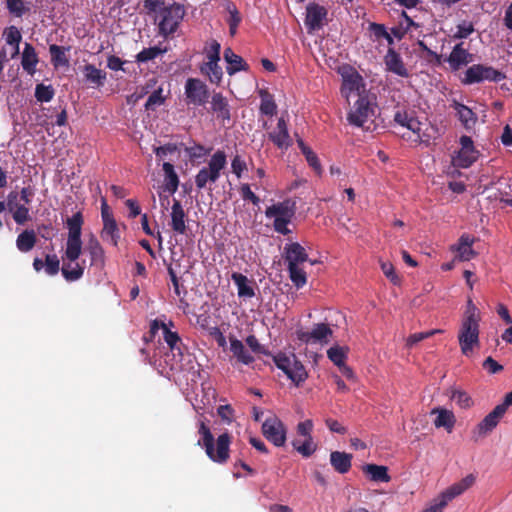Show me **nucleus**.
<instances>
[{
	"instance_id": "nucleus-1",
	"label": "nucleus",
	"mask_w": 512,
	"mask_h": 512,
	"mask_svg": "<svg viewBox=\"0 0 512 512\" xmlns=\"http://www.w3.org/2000/svg\"><path fill=\"white\" fill-rule=\"evenodd\" d=\"M144 8L148 14H155L154 20L158 22L159 34L164 37L177 30L185 14L182 5H166L164 0H144Z\"/></svg>"
},
{
	"instance_id": "nucleus-2",
	"label": "nucleus",
	"mask_w": 512,
	"mask_h": 512,
	"mask_svg": "<svg viewBox=\"0 0 512 512\" xmlns=\"http://www.w3.org/2000/svg\"><path fill=\"white\" fill-rule=\"evenodd\" d=\"M479 311L472 300L467 303L461 327L458 334V341L462 354L469 356L475 347L480 344L479 341Z\"/></svg>"
},
{
	"instance_id": "nucleus-3",
	"label": "nucleus",
	"mask_w": 512,
	"mask_h": 512,
	"mask_svg": "<svg viewBox=\"0 0 512 512\" xmlns=\"http://www.w3.org/2000/svg\"><path fill=\"white\" fill-rule=\"evenodd\" d=\"M198 433L201 439L197 444L205 449L206 455L215 463L224 464L229 459L231 437L228 433L219 435L214 445V436L204 421H199Z\"/></svg>"
},
{
	"instance_id": "nucleus-4",
	"label": "nucleus",
	"mask_w": 512,
	"mask_h": 512,
	"mask_svg": "<svg viewBox=\"0 0 512 512\" xmlns=\"http://www.w3.org/2000/svg\"><path fill=\"white\" fill-rule=\"evenodd\" d=\"M342 77L341 94L348 101L354 94L358 98L367 95L366 84L363 77L351 66H343L339 69Z\"/></svg>"
},
{
	"instance_id": "nucleus-5",
	"label": "nucleus",
	"mask_w": 512,
	"mask_h": 512,
	"mask_svg": "<svg viewBox=\"0 0 512 512\" xmlns=\"http://www.w3.org/2000/svg\"><path fill=\"white\" fill-rule=\"evenodd\" d=\"M66 224L69 232L65 255L70 260H73L77 255H81L82 253L81 230L83 225V216L81 212H77L72 217L68 218Z\"/></svg>"
},
{
	"instance_id": "nucleus-6",
	"label": "nucleus",
	"mask_w": 512,
	"mask_h": 512,
	"mask_svg": "<svg viewBox=\"0 0 512 512\" xmlns=\"http://www.w3.org/2000/svg\"><path fill=\"white\" fill-rule=\"evenodd\" d=\"M274 362L296 386L304 382L308 376L305 367L294 354L279 353L274 356Z\"/></svg>"
},
{
	"instance_id": "nucleus-7",
	"label": "nucleus",
	"mask_w": 512,
	"mask_h": 512,
	"mask_svg": "<svg viewBox=\"0 0 512 512\" xmlns=\"http://www.w3.org/2000/svg\"><path fill=\"white\" fill-rule=\"evenodd\" d=\"M505 78L506 75L504 73L493 68L492 66L484 64H473L464 72L462 83L466 85L481 83L484 81L497 83L504 80Z\"/></svg>"
},
{
	"instance_id": "nucleus-8",
	"label": "nucleus",
	"mask_w": 512,
	"mask_h": 512,
	"mask_svg": "<svg viewBox=\"0 0 512 512\" xmlns=\"http://www.w3.org/2000/svg\"><path fill=\"white\" fill-rule=\"evenodd\" d=\"M226 165V155L223 151H217L209 160L208 166L203 167L195 177L198 189L205 188L208 182L215 183L220 177V171Z\"/></svg>"
},
{
	"instance_id": "nucleus-9",
	"label": "nucleus",
	"mask_w": 512,
	"mask_h": 512,
	"mask_svg": "<svg viewBox=\"0 0 512 512\" xmlns=\"http://www.w3.org/2000/svg\"><path fill=\"white\" fill-rule=\"evenodd\" d=\"M374 114V107L369 101L367 94L357 99L354 106L347 115V120L351 125L363 127L365 123L372 120Z\"/></svg>"
},
{
	"instance_id": "nucleus-10",
	"label": "nucleus",
	"mask_w": 512,
	"mask_h": 512,
	"mask_svg": "<svg viewBox=\"0 0 512 512\" xmlns=\"http://www.w3.org/2000/svg\"><path fill=\"white\" fill-rule=\"evenodd\" d=\"M263 436L277 447L284 446L287 429L284 423L275 415L265 419L261 427Z\"/></svg>"
},
{
	"instance_id": "nucleus-11",
	"label": "nucleus",
	"mask_w": 512,
	"mask_h": 512,
	"mask_svg": "<svg viewBox=\"0 0 512 512\" xmlns=\"http://www.w3.org/2000/svg\"><path fill=\"white\" fill-rule=\"evenodd\" d=\"M461 148L457 155L453 157L452 163L455 167L468 168L479 157V151L474 147L471 137L463 135L460 137Z\"/></svg>"
},
{
	"instance_id": "nucleus-12",
	"label": "nucleus",
	"mask_w": 512,
	"mask_h": 512,
	"mask_svg": "<svg viewBox=\"0 0 512 512\" xmlns=\"http://www.w3.org/2000/svg\"><path fill=\"white\" fill-rule=\"evenodd\" d=\"M185 94L188 103L202 106L209 98V90L207 85L199 79L189 78L185 84Z\"/></svg>"
},
{
	"instance_id": "nucleus-13",
	"label": "nucleus",
	"mask_w": 512,
	"mask_h": 512,
	"mask_svg": "<svg viewBox=\"0 0 512 512\" xmlns=\"http://www.w3.org/2000/svg\"><path fill=\"white\" fill-rule=\"evenodd\" d=\"M504 414L505 413L498 406H496L489 414H487L484 419L477 425L474 431V433L477 435L476 440H478V438L485 437L490 432H492Z\"/></svg>"
},
{
	"instance_id": "nucleus-14",
	"label": "nucleus",
	"mask_w": 512,
	"mask_h": 512,
	"mask_svg": "<svg viewBox=\"0 0 512 512\" xmlns=\"http://www.w3.org/2000/svg\"><path fill=\"white\" fill-rule=\"evenodd\" d=\"M80 255L73 260H70L65 254L63 256V266L61 268V272L65 280L69 282H74L79 280L83 274L85 269V261L78 262Z\"/></svg>"
},
{
	"instance_id": "nucleus-15",
	"label": "nucleus",
	"mask_w": 512,
	"mask_h": 512,
	"mask_svg": "<svg viewBox=\"0 0 512 512\" xmlns=\"http://www.w3.org/2000/svg\"><path fill=\"white\" fill-rule=\"evenodd\" d=\"M451 70L458 71L461 67L468 65L473 61V54L463 47V43L455 45L446 58Z\"/></svg>"
},
{
	"instance_id": "nucleus-16",
	"label": "nucleus",
	"mask_w": 512,
	"mask_h": 512,
	"mask_svg": "<svg viewBox=\"0 0 512 512\" xmlns=\"http://www.w3.org/2000/svg\"><path fill=\"white\" fill-rule=\"evenodd\" d=\"M265 215L267 218L292 220L295 215V203L290 200L278 202L267 207Z\"/></svg>"
},
{
	"instance_id": "nucleus-17",
	"label": "nucleus",
	"mask_w": 512,
	"mask_h": 512,
	"mask_svg": "<svg viewBox=\"0 0 512 512\" xmlns=\"http://www.w3.org/2000/svg\"><path fill=\"white\" fill-rule=\"evenodd\" d=\"M284 259L287 262V267L299 266L308 260V254L302 245L293 242L284 247Z\"/></svg>"
},
{
	"instance_id": "nucleus-18",
	"label": "nucleus",
	"mask_w": 512,
	"mask_h": 512,
	"mask_svg": "<svg viewBox=\"0 0 512 512\" xmlns=\"http://www.w3.org/2000/svg\"><path fill=\"white\" fill-rule=\"evenodd\" d=\"M84 251L90 256V266L102 269L105 265V253L98 239L91 235L85 245Z\"/></svg>"
},
{
	"instance_id": "nucleus-19",
	"label": "nucleus",
	"mask_w": 512,
	"mask_h": 512,
	"mask_svg": "<svg viewBox=\"0 0 512 512\" xmlns=\"http://www.w3.org/2000/svg\"><path fill=\"white\" fill-rule=\"evenodd\" d=\"M326 15L327 11L324 7L319 5L308 6L305 19V25L308 30L311 32L320 29L323 25V20Z\"/></svg>"
},
{
	"instance_id": "nucleus-20",
	"label": "nucleus",
	"mask_w": 512,
	"mask_h": 512,
	"mask_svg": "<svg viewBox=\"0 0 512 512\" xmlns=\"http://www.w3.org/2000/svg\"><path fill=\"white\" fill-rule=\"evenodd\" d=\"M269 139L280 149H287L292 145L287 123L283 118H279L276 131L269 133Z\"/></svg>"
},
{
	"instance_id": "nucleus-21",
	"label": "nucleus",
	"mask_w": 512,
	"mask_h": 512,
	"mask_svg": "<svg viewBox=\"0 0 512 512\" xmlns=\"http://www.w3.org/2000/svg\"><path fill=\"white\" fill-rule=\"evenodd\" d=\"M451 107L456 111V115L465 129L469 130L475 126L478 118L472 109L457 100L452 101Z\"/></svg>"
},
{
	"instance_id": "nucleus-22",
	"label": "nucleus",
	"mask_w": 512,
	"mask_h": 512,
	"mask_svg": "<svg viewBox=\"0 0 512 512\" xmlns=\"http://www.w3.org/2000/svg\"><path fill=\"white\" fill-rule=\"evenodd\" d=\"M171 210L170 225L172 230L178 234H185L187 229L185 224L186 213L179 200L174 199Z\"/></svg>"
},
{
	"instance_id": "nucleus-23",
	"label": "nucleus",
	"mask_w": 512,
	"mask_h": 512,
	"mask_svg": "<svg viewBox=\"0 0 512 512\" xmlns=\"http://www.w3.org/2000/svg\"><path fill=\"white\" fill-rule=\"evenodd\" d=\"M38 62L39 58L33 45L25 43L21 56V66L23 70L33 76L36 72Z\"/></svg>"
},
{
	"instance_id": "nucleus-24",
	"label": "nucleus",
	"mask_w": 512,
	"mask_h": 512,
	"mask_svg": "<svg viewBox=\"0 0 512 512\" xmlns=\"http://www.w3.org/2000/svg\"><path fill=\"white\" fill-rule=\"evenodd\" d=\"M384 60L389 71L401 77H408V71L400 55L393 48H389Z\"/></svg>"
},
{
	"instance_id": "nucleus-25",
	"label": "nucleus",
	"mask_w": 512,
	"mask_h": 512,
	"mask_svg": "<svg viewBox=\"0 0 512 512\" xmlns=\"http://www.w3.org/2000/svg\"><path fill=\"white\" fill-rule=\"evenodd\" d=\"M211 110L223 121H230V106L228 100L221 93H214L212 95Z\"/></svg>"
},
{
	"instance_id": "nucleus-26",
	"label": "nucleus",
	"mask_w": 512,
	"mask_h": 512,
	"mask_svg": "<svg viewBox=\"0 0 512 512\" xmlns=\"http://www.w3.org/2000/svg\"><path fill=\"white\" fill-rule=\"evenodd\" d=\"M160 328L163 330L164 340L169 345L171 350H180L177 346V344L181 341L179 335L177 332H172L164 322L154 320L151 323L150 331L152 334H155Z\"/></svg>"
},
{
	"instance_id": "nucleus-27",
	"label": "nucleus",
	"mask_w": 512,
	"mask_h": 512,
	"mask_svg": "<svg viewBox=\"0 0 512 512\" xmlns=\"http://www.w3.org/2000/svg\"><path fill=\"white\" fill-rule=\"evenodd\" d=\"M224 59L228 63L227 73L233 75L239 71H247L249 69L248 64L243 60L242 57L235 54L231 48L224 50Z\"/></svg>"
},
{
	"instance_id": "nucleus-28",
	"label": "nucleus",
	"mask_w": 512,
	"mask_h": 512,
	"mask_svg": "<svg viewBox=\"0 0 512 512\" xmlns=\"http://www.w3.org/2000/svg\"><path fill=\"white\" fill-rule=\"evenodd\" d=\"M431 414H437L434 420L436 428H445L448 432H451L454 428L456 418L452 411L444 408L436 407L431 411Z\"/></svg>"
},
{
	"instance_id": "nucleus-29",
	"label": "nucleus",
	"mask_w": 512,
	"mask_h": 512,
	"mask_svg": "<svg viewBox=\"0 0 512 512\" xmlns=\"http://www.w3.org/2000/svg\"><path fill=\"white\" fill-rule=\"evenodd\" d=\"M352 455L346 452L333 451L330 454L332 467L340 474L347 473L351 468Z\"/></svg>"
},
{
	"instance_id": "nucleus-30",
	"label": "nucleus",
	"mask_w": 512,
	"mask_h": 512,
	"mask_svg": "<svg viewBox=\"0 0 512 512\" xmlns=\"http://www.w3.org/2000/svg\"><path fill=\"white\" fill-rule=\"evenodd\" d=\"M363 472L369 476L370 480L375 482L387 483L390 481L388 468L382 465L366 464L362 468Z\"/></svg>"
},
{
	"instance_id": "nucleus-31",
	"label": "nucleus",
	"mask_w": 512,
	"mask_h": 512,
	"mask_svg": "<svg viewBox=\"0 0 512 512\" xmlns=\"http://www.w3.org/2000/svg\"><path fill=\"white\" fill-rule=\"evenodd\" d=\"M230 350L237 360L245 365L254 361V357L244 347L243 343L234 337H230Z\"/></svg>"
},
{
	"instance_id": "nucleus-32",
	"label": "nucleus",
	"mask_w": 512,
	"mask_h": 512,
	"mask_svg": "<svg viewBox=\"0 0 512 512\" xmlns=\"http://www.w3.org/2000/svg\"><path fill=\"white\" fill-rule=\"evenodd\" d=\"M83 74L87 82L94 84L97 87L103 86L106 81V73L92 64H86L83 67Z\"/></svg>"
},
{
	"instance_id": "nucleus-33",
	"label": "nucleus",
	"mask_w": 512,
	"mask_h": 512,
	"mask_svg": "<svg viewBox=\"0 0 512 512\" xmlns=\"http://www.w3.org/2000/svg\"><path fill=\"white\" fill-rule=\"evenodd\" d=\"M446 395L462 409L470 408L473 405V400L468 393L459 388L450 387L447 389Z\"/></svg>"
},
{
	"instance_id": "nucleus-34",
	"label": "nucleus",
	"mask_w": 512,
	"mask_h": 512,
	"mask_svg": "<svg viewBox=\"0 0 512 512\" xmlns=\"http://www.w3.org/2000/svg\"><path fill=\"white\" fill-rule=\"evenodd\" d=\"M162 167L165 174V190H167L171 194H174L179 186L178 175L175 172L174 166L171 163L164 162Z\"/></svg>"
},
{
	"instance_id": "nucleus-35",
	"label": "nucleus",
	"mask_w": 512,
	"mask_h": 512,
	"mask_svg": "<svg viewBox=\"0 0 512 512\" xmlns=\"http://www.w3.org/2000/svg\"><path fill=\"white\" fill-rule=\"evenodd\" d=\"M101 237L103 240L110 242L113 246H117L120 239V233L115 219L103 222Z\"/></svg>"
},
{
	"instance_id": "nucleus-36",
	"label": "nucleus",
	"mask_w": 512,
	"mask_h": 512,
	"mask_svg": "<svg viewBox=\"0 0 512 512\" xmlns=\"http://www.w3.org/2000/svg\"><path fill=\"white\" fill-rule=\"evenodd\" d=\"M37 242L34 230H24L16 239V246L21 252H29Z\"/></svg>"
},
{
	"instance_id": "nucleus-37",
	"label": "nucleus",
	"mask_w": 512,
	"mask_h": 512,
	"mask_svg": "<svg viewBox=\"0 0 512 512\" xmlns=\"http://www.w3.org/2000/svg\"><path fill=\"white\" fill-rule=\"evenodd\" d=\"M231 278L238 288L239 297L252 298L255 295L254 289L248 285V279L245 275L234 272Z\"/></svg>"
},
{
	"instance_id": "nucleus-38",
	"label": "nucleus",
	"mask_w": 512,
	"mask_h": 512,
	"mask_svg": "<svg viewBox=\"0 0 512 512\" xmlns=\"http://www.w3.org/2000/svg\"><path fill=\"white\" fill-rule=\"evenodd\" d=\"M68 50H69V48H65L63 46H58L56 44H52L49 46L51 62L55 67L68 66L69 59L66 56V51H68Z\"/></svg>"
},
{
	"instance_id": "nucleus-39",
	"label": "nucleus",
	"mask_w": 512,
	"mask_h": 512,
	"mask_svg": "<svg viewBox=\"0 0 512 512\" xmlns=\"http://www.w3.org/2000/svg\"><path fill=\"white\" fill-rule=\"evenodd\" d=\"M332 330L329 328L327 324L318 323L314 325L313 329L310 331V335L313 338V343H327L328 338L332 336Z\"/></svg>"
},
{
	"instance_id": "nucleus-40",
	"label": "nucleus",
	"mask_w": 512,
	"mask_h": 512,
	"mask_svg": "<svg viewBox=\"0 0 512 512\" xmlns=\"http://www.w3.org/2000/svg\"><path fill=\"white\" fill-rule=\"evenodd\" d=\"M5 37L7 44L13 46L11 58H15L19 54V44L22 39L21 33L15 26H11L5 31Z\"/></svg>"
},
{
	"instance_id": "nucleus-41",
	"label": "nucleus",
	"mask_w": 512,
	"mask_h": 512,
	"mask_svg": "<svg viewBox=\"0 0 512 512\" xmlns=\"http://www.w3.org/2000/svg\"><path fill=\"white\" fill-rule=\"evenodd\" d=\"M292 445L303 457L311 456L317 449V445L314 443L313 437L305 438L303 442L294 440Z\"/></svg>"
},
{
	"instance_id": "nucleus-42",
	"label": "nucleus",
	"mask_w": 512,
	"mask_h": 512,
	"mask_svg": "<svg viewBox=\"0 0 512 512\" xmlns=\"http://www.w3.org/2000/svg\"><path fill=\"white\" fill-rule=\"evenodd\" d=\"M348 348L341 346H333L327 350L328 358L337 366L340 367L345 364L347 358Z\"/></svg>"
},
{
	"instance_id": "nucleus-43",
	"label": "nucleus",
	"mask_w": 512,
	"mask_h": 512,
	"mask_svg": "<svg viewBox=\"0 0 512 512\" xmlns=\"http://www.w3.org/2000/svg\"><path fill=\"white\" fill-rule=\"evenodd\" d=\"M226 10L230 15L229 18L227 19V22L229 24V32L231 36H234L236 34L237 27L241 22V16L236 6L231 2L226 3Z\"/></svg>"
},
{
	"instance_id": "nucleus-44",
	"label": "nucleus",
	"mask_w": 512,
	"mask_h": 512,
	"mask_svg": "<svg viewBox=\"0 0 512 512\" xmlns=\"http://www.w3.org/2000/svg\"><path fill=\"white\" fill-rule=\"evenodd\" d=\"M261 105L260 112L265 115L273 116L276 113L277 106L272 98V96L267 93L261 91Z\"/></svg>"
},
{
	"instance_id": "nucleus-45",
	"label": "nucleus",
	"mask_w": 512,
	"mask_h": 512,
	"mask_svg": "<svg viewBox=\"0 0 512 512\" xmlns=\"http://www.w3.org/2000/svg\"><path fill=\"white\" fill-rule=\"evenodd\" d=\"M165 52H166V49H161L157 46L145 48L136 55V61L139 63H145V62L155 59L156 57H158L159 55H161Z\"/></svg>"
},
{
	"instance_id": "nucleus-46",
	"label": "nucleus",
	"mask_w": 512,
	"mask_h": 512,
	"mask_svg": "<svg viewBox=\"0 0 512 512\" xmlns=\"http://www.w3.org/2000/svg\"><path fill=\"white\" fill-rule=\"evenodd\" d=\"M201 70L208 74L212 83L218 84L222 79L223 72L218 62H207Z\"/></svg>"
},
{
	"instance_id": "nucleus-47",
	"label": "nucleus",
	"mask_w": 512,
	"mask_h": 512,
	"mask_svg": "<svg viewBox=\"0 0 512 512\" xmlns=\"http://www.w3.org/2000/svg\"><path fill=\"white\" fill-rule=\"evenodd\" d=\"M289 272V277L292 283L297 287H303L307 282V277L305 271H303L299 266L287 267Z\"/></svg>"
},
{
	"instance_id": "nucleus-48",
	"label": "nucleus",
	"mask_w": 512,
	"mask_h": 512,
	"mask_svg": "<svg viewBox=\"0 0 512 512\" xmlns=\"http://www.w3.org/2000/svg\"><path fill=\"white\" fill-rule=\"evenodd\" d=\"M54 97V89L51 85L38 84L35 88V98L39 102H49Z\"/></svg>"
},
{
	"instance_id": "nucleus-49",
	"label": "nucleus",
	"mask_w": 512,
	"mask_h": 512,
	"mask_svg": "<svg viewBox=\"0 0 512 512\" xmlns=\"http://www.w3.org/2000/svg\"><path fill=\"white\" fill-rule=\"evenodd\" d=\"M45 272L50 275H56L60 269V261L55 254H47L44 264Z\"/></svg>"
},
{
	"instance_id": "nucleus-50",
	"label": "nucleus",
	"mask_w": 512,
	"mask_h": 512,
	"mask_svg": "<svg viewBox=\"0 0 512 512\" xmlns=\"http://www.w3.org/2000/svg\"><path fill=\"white\" fill-rule=\"evenodd\" d=\"M164 100L165 98L162 96V89L158 88L149 95L145 104V108L147 110H154L155 107L163 104Z\"/></svg>"
},
{
	"instance_id": "nucleus-51",
	"label": "nucleus",
	"mask_w": 512,
	"mask_h": 512,
	"mask_svg": "<svg viewBox=\"0 0 512 512\" xmlns=\"http://www.w3.org/2000/svg\"><path fill=\"white\" fill-rule=\"evenodd\" d=\"M7 8L10 13L21 17L29 9L25 7L23 0H7Z\"/></svg>"
},
{
	"instance_id": "nucleus-52",
	"label": "nucleus",
	"mask_w": 512,
	"mask_h": 512,
	"mask_svg": "<svg viewBox=\"0 0 512 512\" xmlns=\"http://www.w3.org/2000/svg\"><path fill=\"white\" fill-rule=\"evenodd\" d=\"M380 267L383 274L393 283L398 284L400 282L399 277L394 271V266L391 262L380 261Z\"/></svg>"
},
{
	"instance_id": "nucleus-53",
	"label": "nucleus",
	"mask_w": 512,
	"mask_h": 512,
	"mask_svg": "<svg viewBox=\"0 0 512 512\" xmlns=\"http://www.w3.org/2000/svg\"><path fill=\"white\" fill-rule=\"evenodd\" d=\"M438 332H440V330H431V331H427V332H420V333L412 334V335H410L407 338L406 346L411 348L412 346H414L418 342H420V341H422L424 339H427L430 336H432V335H434L435 333H438Z\"/></svg>"
},
{
	"instance_id": "nucleus-54",
	"label": "nucleus",
	"mask_w": 512,
	"mask_h": 512,
	"mask_svg": "<svg viewBox=\"0 0 512 512\" xmlns=\"http://www.w3.org/2000/svg\"><path fill=\"white\" fill-rule=\"evenodd\" d=\"M474 31V26L471 22L463 21L457 26V32L454 38L464 39L467 38Z\"/></svg>"
},
{
	"instance_id": "nucleus-55",
	"label": "nucleus",
	"mask_w": 512,
	"mask_h": 512,
	"mask_svg": "<svg viewBox=\"0 0 512 512\" xmlns=\"http://www.w3.org/2000/svg\"><path fill=\"white\" fill-rule=\"evenodd\" d=\"M14 221L22 225L29 219V209L25 205H19L15 208L13 214Z\"/></svg>"
},
{
	"instance_id": "nucleus-56",
	"label": "nucleus",
	"mask_w": 512,
	"mask_h": 512,
	"mask_svg": "<svg viewBox=\"0 0 512 512\" xmlns=\"http://www.w3.org/2000/svg\"><path fill=\"white\" fill-rule=\"evenodd\" d=\"M483 368L490 374H496L503 370V366L494 360L491 356L487 357L483 362Z\"/></svg>"
},
{
	"instance_id": "nucleus-57",
	"label": "nucleus",
	"mask_w": 512,
	"mask_h": 512,
	"mask_svg": "<svg viewBox=\"0 0 512 512\" xmlns=\"http://www.w3.org/2000/svg\"><path fill=\"white\" fill-rule=\"evenodd\" d=\"M240 192L244 200H250L254 205H258L260 203V198L251 191L248 184H242Z\"/></svg>"
},
{
	"instance_id": "nucleus-58",
	"label": "nucleus",
	"mask_w": 512,
	"mask_h": 512,
	"mask_svg": "<svg viewBox=\"0 0 512 512\" xmlns=\"http://www.w3.org/2000/svg\"><path fill=\"white\" fill-rule=\"evenodd\" d=\"M313 429L312 420L308 419L303 422L298 423L297 425V433L304 438L312 437L311 432Z\"/></svg>"
},
{
	"instance_id": "nucleus-59",
	"label": "nucleus",
	"mask_w": 512,
	"mask_h": 512,
	"mask_svg": "<svg viewBox=\"0 0 512 512\" xmlns=\"http://www.w3.org/2000/svg\"><path fill=\"white\" fill-rule=\"evenodd\" d=\"M208 62H218L220 60V44L214 40L210 45V50L207 53Z\"/></svg>"
},
{
	"instance_id": "nucleus-60",
	"label": "nucleus",
	"mask_w": 512,
	"mask_h": 512,
	"mask_svg": "<svg viewBox=\"0 0 512 512\" xmlns=\"http://www.w3.org/2000/svg\"><path fill=\"white\" fill-rule=\"evenodd\" d=\"M232 171L237 177H241L242 172L246 169V163L239 155H236L231 163Z\"/></svg>"
},
{
	"instance_id": "nucleus-61",
	"label": "nucleus",
	"mask_w": 512,
	"mask_h": 512,
	"mask_svg": "<svg viewBox=\"0 0 512 512\" xmlns=\"http://www.w3.org/2000/svg\"><path fill=\"white\" fill-rule=\"evenodd\" d=\"M176 150H177L176 145L166 144L164 146L155 147L154 153L156 154L157 157L162 159L165 156H167L168 154H172V153L176 152Z\"/></svg>"
},
{
	"instance_id": "nucleus-62",
	"label": "nucleus",
	"mask_w": 512,
	"mask_h": 512,
	"mask_svg": "<svg viewBox=\"0 0 512 512\" xmlns=\"http://www.w3.org/2000/svg\"><path fill=\"white\" fill-rule=\"evenodd\" d=\"M456 251L459 253V259L461 261H469L474 258L477 253L471 247H455Z\"/></svg>"
},
{
	"instance_id": "nucleus-63",
	"label": "nucleus",
	"mask_w": 512,
	"mask_h": 512,
	"mask_svg": "<svg viewBox=\"0 0 512 512\" xmlns=\"http://www.w3.org/2000/svg\"><path fill=\"white\" fill-rule=\"evenodd\" d=\"M291 220L286 219H274L273 227L274 230L280 234L287 235L291 233V230L287 228V224H289Z\"/></svg>"
},
{
	"instance_id": "nucleus-64",
	"label": "nucleus",
	"mask_w": 512,
	"mask_h": 512,
	"mask_svg": "<svg viewBox=\"0 0 512 512\" xmlns=\"http://www.w3.org/2000/svg\"><path fill=\"white\" fill-rule=\"evenodd\" d=\"M247 345L251 348V350L255 353H262L265 354L266 351L264 347L259 343L258 339L255 335H249L246 338Z\"/></svg>"
}]
</instances>
